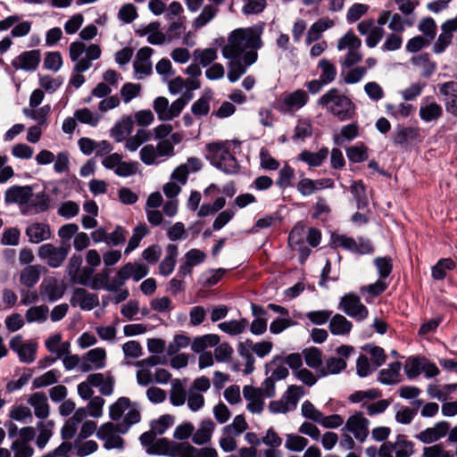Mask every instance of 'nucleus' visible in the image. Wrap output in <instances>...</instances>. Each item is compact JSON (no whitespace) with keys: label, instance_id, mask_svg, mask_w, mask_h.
I'll list each match as a JSON object with an SVG mask.
<instances>
[{"label":"nucleus","instance_id":"cd10ccee","mask_svg":"<svg viewBox=\"0 0 457 457\" xmlns=\"http://www.w3.org/2000/svg\"><path fill=\"white\" fill-rule=\"evenodd\" d=\"M54 427L53 420H43L37 423L36 428L38 430V435L36 439V445L38 449L43 450L46 446L53 436Z\"/></svg>","mask_w":457,"mask_h":457},{"label":"nucleus","instance_id":"09e8293b","mask_svg":"<svg viewBox=\"0 0 457 457\" xmlns=\"http://www.w3.org/2000/svg\"><path fill=\"white\" fill-rule=\"evenodd\" d=\"M346 155L352 162H362L368 159V149L363 143H357L346 148Z\"/></svg>","mask_w":457,"mask_h":457},{"label":"nucleus","instance_id":"4be33fe9","mask_svg":"<svg viewBox=\"0 0 457 457\" xmlns=\"http://www.w3.org/2000/svg\"><path fill=\"white\" fill-rule=\"evenodd\" d=\"M26 235L30 243L38 244L49 239L52 232L48 224L34 222L27 227Z\"/></svg>","mask_w":457,"mask_h":457},{"label":"nucleus","instance_id":"8fccbe9b","mask_svg":"<svg viewBox=\"0 0 457 457\" xmlns=\"http://www.w3.org/2000/svg\"><path fill=\"white\" fill-rule=\"evenodd\" d=\"M85 358L89 361L95 370H101L105 367L106 352L104 348H94L89 350Z\"/></svg>","mask_w":457,"mask_h":457},{"label":"nucleus","instance_id":"bf43d9fd","mask_svg":"<svg viewBox=\"0 0 457 457\" xmlns=\"http://www.w3.org/2000/svg\"><path fill=\"white\" fill-rule=\"evenodd\" d=\"M414 65L422 68V75L429 77L436 70V63L431 62L428 54H421L411 58Z\"/></svg>","mask_w":457,"mask_h":457},{"label":"nucleus","instance_id":"ddd939ff","mask_svg":"<svg viewBox=\"0 0 457 457\" xmlns=\"http://www.w3.org/2000/svg\"><path fill=\"white\" fill-rule=\"evenodd\" d=\"M10 348L18 354L19 360L24 363H31L36 359L37 344L35 342L24 343L21 335L11 338Z\"/></svg>","mask_w":457,"mask_h":457},{"label":"nucleus","instance_id":"20e7f679","mask_svg":"<svg viewBox=\"0 0 457 457\" xmlns=\"http://www.w3.org/2000/svg\"><path fill=\"white\" fill-rule=\"evenodd\" d=\"M109 415L112 420H119L123 418L122 421L118 423V429L122 434L126 433L130 426L140 420L139 411L134 405H131L129 399L127 397H120L112 403L110 406Z\"/></svg>","mask_w":457,"mask_h":457},{"label":"nucleus","instance_id":"bb28decb","mask_svg":"<svg viewBox=\"0 0 457 457\" xmlns=\"http://www.w3.org/2000/svg\"><path fill=\"white\" fill-rule=\"evenodd\" d=\"M335 25L333 20L321 18L314 22L307 31L306 44L310 45L320 38L322 33Z\"/></svg>","mask_w":457,"mask_h":457},{"label":"nucleus","instance_id":"473e14b6","mask_svg":"<svg viewBox=\"0 0 457 457\" xmlns=\"http://www.w3.org/2000/svg\"><path fill=\"white\" fill-rule=\"evenodd\" d=\"M187 392L182 380L174 378L171 380V388L170 392V400L174 406H182L187 402Z\"/></svg>","mask_w":457,"mask_h":457},{"label":"nucleus","instance_id":"2f4dec72","mask_svg":"<svg viewBox=\"0 0 457 457\" xmlns=\"http://www.w3.org/2000/svg\"><path fill=\"white\" fill-rule=\"evenodd\" d=\"M402 364L395 361L389 364L388 368L379 371L378 381L385 385H394L400 381V370Z\"/></svg>","mask_w":457,"mask_h":457},{"label":"nucleus","instance_id":"13d9d810","mask_svg":"<svg viewBox=\"0 0 457 457\" xmlns=\"http://www.w3.org/2000/svg\"><path fill=\"white\" fill-rule=\"evenodd\" d=\"M294 179L295 170L288 164H285L278 171L276 184L279 188L286 189L292 186V180Z\"/></svg>","mask_w":457,"mask_h":457},{"label":"nucleus","instance_id":"37998d69","mask_svg":"<svg viewBox=\"0 0 457 457\" xmlns=\"http://www.w3.org/2000/svg\"><path fill=\"white\" fill-rule=\"evenodd\" d=\"M74 117L79 122L89 125L93 128L98 125L102 118L99 113L94 112L88 108H81L75 111Z\"/></svg>","mask_w":457,"mask_h":457},{"label":"nucleus","instance_id":"7c9ffc66","mask_svg":"<svg viewBox=\"0 0 457 457\" xmlns=\"http://www.w3.org/2000/svg\"><path fill=\"white\" fill-rule=\"evenodd\" d=\"M166 252L167 255L159 265L160 273L165 277L173 272L176 265V259L179 253L177 245L173 244L167 245Z\"/></svg>","mask_w":457,"mask_h":457},{"label":"nucleus","instance_id":"c85d7f7f","mask_svg":"<svg viewBox=\"0 0 457 457\" xmlns=\"http://www.w3.org/2000/svg\"><path fill=\"white\" fill-rule=\"evenodd\" d=\"M329 330L335 336L348 335L353 324L342 314H335L329 320Z\"/></svg>","mask_w":457,"mask_h":457},{"label":"nucleus","instance_id":"1a4fd4ad","mask_svg":"<svg viewBox=\"0 0 457 457\" xmlns=\"http://www.w3.org/2000/svg\"><path fill=\"white\" fill-rule=\"evenodd\" d=\"M338 309L357 321L364 320L369 315L367 307L353 293L345 294L340 298Z\"/></svg>","mask_w":457,"mask_h":457},{"label":"nucleus","instance_id":"5701e85b","mask_svg":"<svg viewBox=\"0 0 457 457\" xmlns=\"http://www.w3.org/2000/svg\"><path fill=\"white\" fill-rule=\"evenodd\" d=\"M215 423L211 419L201 421L197 429L194 431L192 441L197 445H206L211 441Z\"/></svg>","mask_w":457,"mask_h":457},{"label":"nucleus","instance_id":"9d476101","mask_svg":"<svg viewBox=\"0 0 457 457\" xmlns=\"http://www.w3.org/2000/svg\"><path fill=\"white\" fill-rule=\"evenodd\" d=\"M370 424L364 414L357 411L346 420L344 429L352 433L357 441L363 443L368 438Z\"/></svg>","mask_w":457,"mask_h":457},{"label":"nucleus","instance_id":"6e6d98bb","mask_svg":"<svg viewBox=\"0 0 457 457\" xmlns=\"http://www.w3.org/2000/svg\"><path fill=\"white\" fill-rule=\"evenodd\" d=\"M308 445V440L296 434H287L286 436L285 447L291 452H302Z\"/></svg>","mask_w":457,"mask_h":457},{"label":"nucleus","instance_id":"aec40b11","mask_svg":"<svg viewBox=\"0 0 457 457\" xmlns=\"http://www.w3.org/2000/svg\"><path fill=\"white\" fill-rule=\"evenodd\" d=\"M449 429L450 425L447 421H439L434 427L422 430L416 438L424 444H431L445 436Z\"/></svg>","mask_w":457,"mask_h":457},{"label":"nucleus","instance_id":"79ce46f5","mask_svg":"<svg viewBox=\"0 0 457 457\" xmlns=\"http://www.w3.org/2000/svg\"><path fill=\"white\" fill-rule=\"evenodd\" d=\"M442 107L435 102L421 105L420 108V117L426 122H430L439 119L442 116Z\"/></svg>","mask_w":457,"mask_h":457},{"label":"nucleus","instance_id":"72a5a7b5","mask_svg":"<svg viewBox=\"0 0 457 457\" xmlns=\"http://www.w3.org/2000/svg\"><path fill=\"white\" fill-rule=\"evenodd\" d=\"M151 131L145 129H139L136 134L125 139V149L129 152H136L144 143L150 140Z\"/></svg>","mask_w":457,"mask_h":457},{"label":"nucleus","instance_id":"c9c22d12","mask_svg":"<svg viewBox=\"0 0 457 457\" xmlns=\"http://www.w3.org/2000/svg\"><path fill=\"white\" fill-rule=\"evenodd\" d=\"M220 9L215 4H206L202 9L200 14L193 21V27L195 29H201L211 22L218 14Z\"/></svg>","mask_w":457,"mask_h":457},{"label":"nucleus","instance_id":"7ed1b4c3","mask_svg":"<svg viewBox=\"0 0 457 457\" xmlns=\"http://www.w3.org/2000/svg\"><path fill=\"white\" fill-rule=\"evenodd\" d=\"M318 104L337 116L340 120H345L352 117L354 105L352 101L343 95L339 89L333 87L318 100Z\"/></svg>","mask_w":457,"mask_h":457},{"label":"nucleus","instance_id":"6ab92c4d","mask_svg":"<svg viewBox=\"0 0 457 457\" xmlns=\"http://www.w3.org/2000/svg\"><path fill=\"white\" fill-rule=\"evenodd\" d=\"M134 127V120L131 115H123L110 129V136L117 142H123L131 133Z\"/></svg>","mask_w":457,"mask_h":457},{"label":"nucleus","instance_id":"e433bc0d","mask_svg":"<svg viewBox=\"0 0 457 457\" xmlns=\"http://www.w3.org/2000/svg\"><path fill=\"white\" fill-rule=\"evenodd\" d=\"M41 267L38 265H29L20 273V282L27 287H34L39 280Z\"/></svg>","mask_w":457,"mask_h":457},{"label":"nucleus","instance_id":"393cba45","mask_svg":"<svg viewBox=\"0 0 457 457\" xmlns=\"http://www.w3.org/2000/svg\"><path fill=\"white\" fill-rule=\"evenodd\" d=\"M40 293L43 299L49 302H54L62 298L64 290L56 279L44 280L40 285Z\"/></svg>","mask_w":457,"mask_h":457},{"label":"nucleus","instance_id":"f257e3e1","mask_svg":"<svg viewBox=\"0 0 457 457\" xmlns=\"http://www.w3.org/2000/svg\"><path fill=\"white\" fill-rule=\"evenodd\" d=\"M261 34V30L252 27L234 29L222 47V56L225 59H237L242 58L248 51L257 52L262 46Z\"/></svg>","mask_w":457,"mask_h":457},{"label":"nucleus","instance_id":"ea45409f","mask_svg":"<svg viewBox=\"0 0 457 457\" xmlns=\"http://www.w3.org/2000/svg\"><path fill=\"white\" fill-rule=\"evenodd\" d=\"M386 110L388 115L399 120L409 117L414 112V107L407 103H401L399 104H386Z\"/></svg>","mask_w":457,"mask_h":457},{"label":"nucleus","instance_id":"c03bdc74","mask_svg":"<svg viewBox=\"0 0 457 457\" xmlns=\"http://www.w3.org/2000/svg\"><path fill=\"white\" fill-rule=\"evenodd\" d=\"M248 327V321L245 319L240 320H232L219 324V328L231 336H237L243 333Z\"/></svg>","mask_w":457,"mask_h":457},{"label":"nucleus","instance_id":"dca6fc26","mask_svg":"<svg viewBox=\"0 0 457 457\" xmlns=\"http://www.w3.org/2000/svg\"><path fill=\"white\" fill-rule=\"evenodd\" d=\"M41 60V54L39 50H29L22 52L12 62V65L16 70H22L26 71H34Z\"/></svg>","mask_w":457,"mask_h":457},{"label":"nucleus","instance_id":"39448f33","mask_svg":"<svg viewBox=\"0 0 457 457\" xmlns=\"http://www.w3.org/2000/svg\"><path fill=\"white\" fill-rule=\"evenodd\" d=\"M175 154L170 140H161L155 146L152 144L144 145L139 152L141 162L147 165H157Z\"/></svg>","mask_w":457,"mask_h":457},{"label":"nucleus","instance_id":"774afa93","mask_svg":"<svg viewBox=\"0 0 457 457\" xmlns=\"http://www.w3.org/2000/svg\"><path fill=\"white\" fill-rule=\"evenodd\" d=\"M361 46V39H359L352 31H349L338 40L337 49L339 51L345 49H359Z\"/></svg>","mask_w":457,"mask_h":457},{"label":"nucleus","instance_id":"69168bd1","mask_svg":"<svg viewBox=\"0 0 457 457\" xmlns=\"http://www.w3.org/2000/svg\"><path fill=\"white\" fill-rule=\"evenodd\" d=\"M158 23L152 22L145 29V34L147 35V42L152 45H162L165 41V35L158 30Z\"/></svg>","mask_w":457,"mask_h":457},{"label":"nucleus","instance_id":"412c9836","mask_svg":"<svg viewBox=\"0 0 457 457\" xmlns=\"http://www.w3.org/2000/svg\"><path fill=\"white\" fill-rule=\"evenodd\" d=\"M243 395L248 401L246 408L249 411L258 414L262 411L264 401L259 389L252 386H245L243 388Z\"/></svg>","mask_w":457,"mask_h":457},{"label":"nucleus","instance_id":"a18cd8bd","mask_svg":"<svg viewBox=\"0 0 457 457\" xmlns=\"http://www.w3.org/2000/svg\"><path fill=\"white\" fill-rule=\"evenodd\" d=\"M99 379H102L98 375H88L87 379L78 385V394L84 400L91 399L94 391L92 389L95 385H97Z\"/></svg>","mask_w":457,"mask_h":457},{"label":"nucleus","instance_id":"4c0bfd02","mask_svg":"<svg viewBox=\"0 0 457 457\" xmlns=\"http://www.w3.org/2000/svg\"><path fill=\"white\" fill-rule=\"evenodd\" d=\"M179 443L170 441L166 438L157 440L152 446V450H148L149 453L163 454L170 457H176V450Z\"/></svg>","mask_w":457,"mask_h":457},{"label":"nucleus","instance_id":"b1692460","mask_svg":"<svg viewBox=\"0 0 457 457\" xmlns=\"http://www.w3.org/2000/svg\"><path fill=\"white\" fill-rule=\"evenodd\" d=\"M28 403L33 407L37 418L45 420L49 416V404L45 393L32 394L28 399Z\"/></svg>","mask_w":457,"mask_h":457},{"label":"nucleus","instance_id":"052dcab7","mask_svg":"<svg viewBox=\"0 0 457 457\" xmlns=\"http://www.w3.org/2000/svg\"><path fill=\"white\" fill-rule=\"evenodd\" d=\"M122 268H129L128 270H126L128 279L129 278H132L135 281H139L140 279L145 278L149 272L148 267L143 263L128 262Z\"/></svg>","mask_w":457,"mask_h":457},{"label":"nucleus","instance_id":"a211bd4d","mask_svg":"<svg viewBox=\"0 0 457 457\" xmlns=\"http://www.w3.org/2000/svg\"><path fill=\"white\" fill-rule=\"evenodd\" d=\"M72 306L79 305L82 310L90 311L99 304L97 295L88 293L86 289L75 288L71 298Z\"/></svg>","mask_w":457,"mask_h":457},{"label":"nucleus","instance_id":"9b49d317","mask_svg":"<svg viewBox=\"0 0 457 457\" xmlns=\"http://www.w3.org/2000/svg\"><path fill=\"white\" fill-rule=\"evenodd\" d=\"M258 58L257 52L248 51L245 53L242 58L228 59V79L234 83L243 76L249 66L253 64Z\"/></svg>","mask_w":457,"mask_h":457},{"label":"nucleus","instance_id":"4468645a","mask_svg":"<svg viewBox=\"0 0 457 457\" xmlns=\"http://www.w3.org/2000/svg\"><path fill=\"white\" fill-rule=\"evenodd\" d=\"M154 50L151 47L145 46L140 48L133 62L135 77L137 79H143L153 72L151 56Z\"/></svg>","mask_w":457,"mask_h":457},{"label":"nucleus","instance_id":"a19ab883","mask_svg":"<svg viewBox=\"0 0 457 457\" xmlns=\"http://www.w3.org/2000/svg\"><path fill=\"white\" fill-rule=\"evenodd\" d=\"M318 68L320 70V79L325 84H330L336 79L337 71L329 60L321 59L319 62Z\"/></svg>","mask_w":457,"mask_h":457},{"label":"nucleus","instance_id":"f03ea898","mask_svg":"<svg viewBox=\"0 0 457 457\" xmlns=\"http://www.w3.org/2000/svg\"><path fill=\"white\" fill-rule=\"evenodd\" d=\"M238 140L213 142L207 145L208 159L217 169L227 174L237 172L239 165L232 150L239 147Z\"/></svg>","mask_w":457,"mask_h":457},{"label":"nucleus","instance_id":"c756f323","mask_svg":"<svg viewBox=\"0 0 457 457\" xmlns=\"http://www.w3.org/2000/svg\"><path fill=\"white\" fill-rule=\"evenodd\" d=\"M328 149L322 147L319 152L312 153L308 150H303L300 153L297 159L298 161L306 162L311 167H320L323 162L328 158Z\"/></svg>","mask_w":457,"mask_h":457},{"label":"nucleus","instance_id":"2eb2a0df","mask_svg":"<svg viewBox=\"0 0 457 457\" xmlns=\"http://www.w3.org/2000/svg\"><path fill=\"white\" fill-rule=\"evenodd\" d=\"M308 101V94L303 89H297L284 96L278 109L284 113L293 112L303 108Z\"/></svg>","mask_w":457,"mask_h":457},{"label":"nucleus","instance_id":"f704fd0d","mask_svg":"<svg viewBox=\"0 0 457 457\" xmlns=\"http://www.w3.org/2000/svg\"><path fill=\"white\" fill-rule=\"evenodd\" d=\"M239 346L251 353H254L260 358H264L271 352L273 345L270 341H262L254 344L251 340H245L240 343Z\"/></svg>","mask_w":457,"mask_h":457},{"label":"nucleus","instance_id":"338daca9","mask_svg":"<svg viewBox=\"0 0 457 457\" xmlns=\"http://www.w3.org/2000/svg\"><path fill=\"white\" fill-rule=\"evenodd\" d=\"M190 344V338L184 335H176L167 346V354L172 356L181 349L187 348Z\"/></svg>","mask_w":457,"mask_h":457},{"label":"nucleus","instance_id":"423d86ee","mask_svg":"<svg viewBox=\"0 0 457 457\" xmlns=\"http://www.w3.org/2000/svg\"><path fill=\"white\" fill-rule=\"evenodd\" d=\"M303 388L300 386H289L280 399L271 401L269 404V410L273 414L287 413L296 409L297 403L303 396Z\"/></svg>","mask_w":457,"mask_h":457},{"label":"nucleus","instance_id":"de8ad7c7","mask_svg":"<svg viewBox=\"0 0 457 457\" xmlns=\"http://www.w3.org/2000/svg\"><path fill=\"white\" fill-rule=\"evenodd\" d=\"M395 457H411L413 453V444L403 435H399L393 443Z\"/></svg>","mask_w":457,"mask_h":457},{"label":"nucleus","instance_id":"a878e982","mask_svg":"<svg viewBox=\"0 0 457 457\" xmlns=\"http://www.w3.org/2000/svg\"><path fill=\"white\" fill-rule=\"evenodd\" d=\"M85 53L86 57L80 59V61L74 65L73 70L77 73L87 71L91 67V62L99 59L101 56L100 46L96 44H91L88 47H86Z\"/></svg>","mask_w":457,"mask_h":457},{"label":"nucleus","instance_id":"680f3d73","mask_svg":"<svg viewBox=\"0 0 457 457\" xmlns=\"http://www.w3.org/2000/svg\"><path fill=\"white\" fill-rule=\"evenodd\" d=\"M306 364L312 369H318L321 367L322 363V353L315 347L304 349L303 351Z\"/></svg>","mask_w":457,"mask_h":457},{"label":"nucleus","instance_id":"e2e57ef3","mask_svg":"<svg viewBox=\"0 0 457 457\" xmlns=\"http://www.w3.org/2000/svg\"><path fill=\"white\" fill-rule=\"evenodd\" d=\"M129 268H120L116 276L111 279H107V283H105L104 289L110 292L118 291L121 288V287L128 280V276L126 270Z\"/></svg>","mask_w":457,"mask_h":457},{"label":"nucleus","instance_id":"5fc2aeb1","mask_svg":"<svg viewBox=\"0 0 457 457\" xmlns=\"http://www.w3.org/2000/svg\"><path fill=\"white\" fill-rule=\"evenodd\" d=\"M279 357H275L269 364L266 365L267 373L270 372V378L274 380H281L286 378L289 372L285 364H278Z\"/></svg>","mask_w":457,"mask_h":457},{"label":"nucleus","instance_id":"58836bf2","mask_svg":"<svg viewBox=\"0 0 457 457\" xmlns=\"http://www.w3.org/2000/svg\"><path fill=\"white\" fill-rule=\"evenodd\" d=\"M220 337L214 334H207L202 337H196L192 345L191 349L198 353H202L207 347H212L219 344Z\"/></svg>","mask_w":457,"mask_h":457},{"label":"nucleus","instance_id":"49530a36","mask_svg":"<svg viewBox=\"0 0 457 457\" xmlns=\"http://www.w3.org/2000/svg\"><path fill=\"white\" fill-rule=\"evenodd\" d=\"M82 440L76 438L73 445H71L77 456L86 457L97 451L98 445L96 441L87 440L82 442Z\"/></svg>","mask_w":457,"mask_h":457},{"label":"nucleus","instance_id":"4d7b16f0","mask_svg":"<svg viewBox=\"0 0 457 457\" xmlns=\"http://www.w3.org/2000/svg\"><path fill=\"white\" fill-rule=\"evenodd\" d=\"M454 268L455 263L452 259H441L432 268V277L436 280L444 279L446 276V270H452Z\"/></svg>","mask_w":457,"mask_h":457},{"label":"nucleus","instance_id":"f8f14e48","mask_svg":"<svg viewBox=\"0 0 457 457\" xmlns=\"http://www.w3.org/2000/svg\"><path fill=\"white\" fill-rule=\"evenodd\" d=\"M119 433L121 432L118 429V424L106 422L97 429L96 436L104 441V447L107 450L122 449L123 439L119 436Z\"/></svg>","mask_w":457,"mask_h":457},{"label":"nucleus","instance_id":"3c124183","mask_svg":"<svg viewBox=\"0 0 457 457\" xmlns=\"http://www.w3.org/2000/svg\"><path fill=\"white\" fill-rule=\"evenodd\" d=\"M359 133V129L356 123H351L341 128L339 135L334 136V143L341 145L345 141L353 140Z\"/></svg>","mask_w":457,"mask_h":457},{"label":"nucleus","instance_id":"0e129e2a","mask_svg":"<svg viewBox=\"0 0 457 457\" xmlns=\"http://www.w3.org/2000/svg\"><path fill=\"white\" fill-rule=\"evenodd\" d=\"M247 428V423L242 415H237L231 424L223 428L224 435L239 436Z\"/></svg>","mask_w":457,"mask_h":457},{"label":"nucleus","instance_id":"0eeeda50","mask_svg":"<svg viewBox=\"0 0 457 457\" xmlns=\"http://www.w3.org/2000/svg\"><path fill=\"white\" fill-rule=\"evenodd\" d=\"M188 100L189 98L184 99L183 97H179L170 104L166 97L158 96L154 100L153 108L160 120L169 121L181 113Z\"/></svg>","mask_w":457,"mask_h":457},{"label":"nucleus","instance_id":"6e6552de","mask_svg":"<svg viewBox=\"0 0 457 457\" xmlns=\"http://www.w3.org/2000/svg\"><path fill=\"white\" fill-rule=\"evenodd\" d=\"M70 250L71 245L65 242H62L60 246L47 243L39 247L37 255L40 259L44 260L49 267L58 268L68 256Z\"/></svg>","mask_w":457,"mask_h":457},{"label":"nucleus","instance_id":"f3484780","mask_svg":"<svg viewBox=\"0 0 457 457\" xmlns=\"http://www.w3.org/2000/svg\"><path fill=\"white\" fill-rule=\"evenodd\" d=\"M33 196V190L30 186H12L4 193L6 204H26Z\"/></svg>","mask_w":457,"mask_h":457},{"label":"nucleus","instance_id":"603ef678","mask_svg":"<svg viewBox=\"0 0 457 457\" xmlns=\"http://www.w3.org/2000/svg\"><path fill=\"white\" fill-rule=\"evenodd\" d=\"M48 312V307L46 305L33 306L26 311L25 317L29 323H42L46 320Z\"/></svg>","mask_w":457,"mask_h":457},{"label":"nucleus","instance_id":"864d4df0","mask_svg":"<svg viewBox=\"0 0 457 457\" xmlns=\"http://www.w3.org/2000/svg\"><path fill=\"white\" fill-rule=\"evenodd\" d=\"M346 368V362L342 358L331 357L326 361L325 367L320 370V376L337 374Z\"/></svg>","mask_w":457,"mask_h":457}]
</instances>
